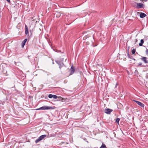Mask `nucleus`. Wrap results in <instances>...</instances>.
I'll list each match as a JSON object with an SVG mask.
<instances>
[{"mask_svg": "<svg viewBox=\"0 0 148 148\" xmlns=\"http://www.w3.org/2000/svg\"><path fill=\"white\" fill-rule=\"evenodd\" d=\"M120 119L119 118H117L116 120V122L118 123H119V121H120Z\"/></svg>", "mask_w": 148, "mask_h": 148, "instance_id": "15", "label": "nucleus"}, {"mask_svg": "<svg viewBox=\"0 0 148 148\" xmlns=\"http://www.w3.org/2000/svg\"><path fill=\"white\" fill-rule=\"evenodd\" d=\"M56 63L60 65V66H62L63 65V64L60 62V61H56Z\"/></svg>", "mask_w": 148, "mask_h": 148, "instance_id": "9", "label": "nucleus"}, {"mask_svg": "<svg viewBox=\"0 0 148 148\" xmlns=\"http://www.w3.org/2000/svg\"><path fill=\"white\" fill-rule=\"evenodd\" d=\"M53 109L51 107L48 106H44L42 107L36 109V110H49Z\"/></svg>", "mask_w": 148, "mask_h": 148, "instance_id": "1", "label": "nucleus"}, {"mask_svg": "<svg viewBox=\"0 0 148 148\" xmlns=\"http://www.w3.org/2000/svg\"><path fill=\"white\" fill-rule=\"evenodd\" d=\"M99 148H107V147L105 144L102 143L101 146Z\"/></svg>", "mask_w": 148, "mask_h": 148, "instance_id": "14", "label": "nucleus"}, {"mask_svg": "<svg viewBox=\"0 0 148 148\" xmlns=\"http://www.w3.org/2000/svg\"><path fill=\"white\" fill-rule=\"evenodd\" d=\"M144 40L143 39H141L140 40V42L139 43V45L140 46H142L143 44L144 43Z\"/></svg>", "mask_w": 148, "mask_h": 148, "instance_id": "13", "label": "nucleus"}, {"mask_svg": "<svg viewBox=\"0 0 148 148\" xmlns=\"http://www.w3.org/2000/svg\"><path fill=\"white\" fill-rule=\"evenodd\" d=\"M127 56L128 57V58H131L130 56L128 53H127Z\"/></svg>", "mask_w": 148, "mask_h": 148, "instance_id": "20", "label": "nucleus"}, {"mask_svg": "<svg viewBox=\"0 0 148 148\" xmlns=\"http://www.w3.org/2000/svg\"><path fill=\"white\" fill-rule=\"evenodd\" d=\"M135 52H136V50L134 49H133L132 51V53L133 54H134L135 53Z\"/></svg>", "mask_w": 148, "mask_h": 148, "instance_id": "17", "label": "nucleus"}, {"mask_svg": "<svg viewBox=\"0 0 148 148\" xmlns=\"http://www.w3.org/2000/svg\"><path fill=\"white\" fill-rule=\"evenodd\" d=\"M117 85H118V84L117 83H116V86H115V87H116Z\"/></svg>", "mask_w": 148, "mask_h": 148, "instance_id": "23", "label": "nucleus"}, {"mask_svg": "<svg viewBox=\"0 0 148 148\" xmlns=\"http://www.w3.org/2000/svg\"><path fill=\"white\" fill-rule=\"evenodd\" d=\"M47 136L48 137H51L52 136H51V135L49 136V134H48L47 135H43L41 136L40 137V138H41V139L42 140L43 139H44L45 137H46Z\"/></svg>", "mask_w": 148, "mask_h": 148, "instance_id": "5", "label": "nucleus"}, {"mask_svg": "<svg viewBox=\"0 0 148 148\" xmlns=\"http://www.w3.org/2000/svg\"><path fill=\"white\" fill-rule=\"evenodd\" d=\"M145 52L146 54H148V49H146Z\"/></svg>", "mask_w": 148, "mask_h": 148, "instance_id": "19", "label": "nucleus"}, {"mask_svg": "<svg viewBox=\"0 0 148 148\" xmlns=\"http://www.w3.org/2000/svg\"><path fill=\"white\" fill-rule=\"evenodd\" d=\"M60 16V15H59V17Z\"/></svg>", "mask_w": 148, "mask_h": 148, "instance_id": "25", "label": "nucleus"}, {"mask_svg": "<svg viewBox=\"0 0 148 148\" xmlns=\"http://www.w3.org/2000/svg\"><path fill=\"white\" fill-rule=\"evenodd\" d=\"M53 95L52 94H49L48 95V97L49 98H52L53 97Z\"/></svg>", "mask_w": 148, "mask_h": 148, "instance_id": "18", "label": "nucleus"}, {"mask_svg": "<svg viewBox=\"0 0 148 148\" xmlns=\"http://www.w3.org/2000/svg\"><path fill=\"white\" fill-rule=\"evenodd\" d=\"M27 40V39H25L22 43V47H23L25 45V43Z\"/></svg>", "mask_w": 148, "mask_h": 148, "instance_id": "7", "label": "nucleus"}, {"mask_svg": "<svg viewBox=\"0 0 148 148\" xmlns=\"http://www.w3.org/2000/svg\"><path fill=\"white\" fill-rule=\"evenodd\" d=\"M52 98H53L54 99H56L58 98V96L55 95H53Z\"/></svg>", "mask_w": 148, "mask_h": 148, "instance_id": "16", "label": "nucleus"}, {"mask_svg": "<svg viewBox=\"0 0 148 148\" xmlns=\"http://www.w3.org/2000/svg\"><path fill=\"white\" fill-rule=\"evenodd\" d=\"M25 34L26 35H27L28 34V29L26 25L25 26Z\"/></svg>", "mask_w": 148, "mask_h": 148, "instance_id": "10", "label": "nucleus"}, {"mask_svg": "<svg viewBox=\"0 0 148 148\" xmlns=\"http://www.w3.org/2000/svg\"><path fill=\"white\" fill-rule=\"evenodd\" d=\"M70 71H71V75L74 72V68L73 66H72L71 67Z\"/></svg>", "mask_w": 148, "mask_h": 148, "instance_id": "11", "label": "nucleus"}, {"mask_svg": "<svg viewBox=\"0 0 148 148\" xmlns=\"http://www.w3.org/2000/svg\"><path fill=\"white\" fill-rule=\"evenodd\" d=\"M112 110L109 108L106 109L104 110V112L107 114H110L112 111Z\"/></svg>", "mask_w": 148, "mask_h": 148, "instance_id": "3", "label": "nucleus"}, {"mask_svg": "<svg viewBox=\"0 0 148 148\" xmlns=\"http://www.w3.org/2000/svg\"><path fill=\"white\" fill-rule=\"evenodd\" d=\"M142 64L141 63H139L138 64L139 65H140V66L141 65H142Z\"/></svg>", "mask_w": 148, "mask_h": 148, "instance_id": "21", "label": "nucleus"}, {"mask_svg": "<svg viewBox=\"0 0 148 148\" xmlns=\"http://www.w3.org/2000/svg\"><path fill=\"white\" fill-rule=\"evenodd\" d=\"M146 16V15L143 13H141L140 14V17L141 18H143L145 17Z\"/></svg>", "mask_w": 148, "mask_h": 148, "instance_id": "8", "label": "nucleus"}, {"mask_svg": "<svg viewBox=\"0 0 148 148\" xmlns=\"http://www.w3.org/2000/svg\"><path fill=\"white\" fill-rule=\"evenodd\" d=\"M137 6L136 8H137L139 9L141 8H143V5L141 3H136Z\"/></svg>", "mask_w": 148, "mask_h": 148, "instance_id": "4", "label": "nucleus"}, {"mask_svg": "<svg viewBox=\"0 0 148 148\" xmlns=\"http://www.w3.org/2000/svg\"><path fill=\"white\" fill-rule=\"evenodd\" d=\"M7 1H8L9 3H10V0H6Z\"/></svg>", "mask_w": 148, "mask_h": 148, "instance_id": "22", "label": "nucleus"}, {"mask_svg": "<svg viewBox=\"0 0 148 148\" xmlns=\"http://www.w3.org/2000/svg\"><path fill=\"white\" fill-rule=\"evenodd\" d=\"M141 60H143L145 63H148V61L147 60V58L145 57H143L141 58Z\"/></svg>", "mask_w": 148, "mask_h": 148, "instance_id": "6", "label": "nucleus"}, {"mask_svg": "<svg viewBox=\"0 0 148 148\" xmlns=\"http://www.w3.org/2000/svg\"><path fill=\"white\" fill-rule=\"evenodd\" d=\"M133 101L135 102L136 103H137L138 105L140 106V107L144 108L145 106L144 104L142 103L140 101H137L133 100Z\"/></svg>", "mask_w": 148, "mask_h": 148, "instance_id": "2", "label": "nucleus"}, {"mask_svg": "<svg viewBox=\"0 0 148 148\" xmlns=\"http://www.w3.org/2000/svg\"><path fill=\"white\" fill-rule=\"evenodd\" d=\"M41 140L42 139L40 138V137H39L36 140L35 142L36 143H37L38 142Z\"/></svg>", "mask_w": 148, "mask_h": 148, "instance_id": "12", "label": "nucleus"}, {"mask_svg": "<svg viewBox=\"0 0 148 148\" xmlns=\"http://www.w3.org/2000/svg\"><path fill=\"white\" fill-rule=\"evenodd\" d=\"M137 41H138L137 40V39H136V40H135V42H137Z\"/></svg>", "mask_w": 148, "mask_h": 148, "instance_id": "24", "label": "nucleus"}]
</instances>
